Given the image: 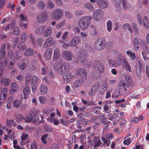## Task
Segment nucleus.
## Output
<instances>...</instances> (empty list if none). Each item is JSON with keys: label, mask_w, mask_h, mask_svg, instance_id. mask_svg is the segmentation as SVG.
Masks as SVG:
<instances>
[{"label": "nucleus", "mask_w": 149, "mask_h": 149, "mask_svg": "<svg viewBox=\"0 0 149 149\" xmlns=\"http://www.w3.org/2000/svg\"><path fill=\"white\" fill-rule=\"evenodd\" d=\"M48 91V88L47 85L42 84L40 86V93L42 94H45Z\"/></svg>", "instance_id": "bb28decb"}, {"label": "nucleus", "mask_w": 149, "mask_h": 149, "mask_svg": "<svg viewBox=\"0 0 149 149\" xmlns=\"http://www.w3.org/2000/svg\"><path fill=\"white\" fill-rule=\"evenodd\" d=\"M143 24L144 27L146 29H148L149 26V20L147 17L145 16L143 17Z\"/></svg>", "instance_id": "72a5a7b5"}, {"label": "nucleus", "mask_w": 149, "mask_h": 149, "mask_svg": "<svg viewBox=\"0 0 149 149\" xmlns=\"http://www.w3.org/2000/svg\"><path fill=\"white\" fill-rule=\"evenodd\" d=\"M97 85H94L91 89L89 94L90 95H93L97 92Z\"/></svg>", "instance_id": "7c9ffc66"}, {"label": "nucleus", "mask_w": 149, "mask_h": 149, "mask_svg": "<svg viewBox=\"0 0 149 149\" xmlns=\"http://www.w3.org/2000/svg\"><path fill=\"white\" fill-rule=\"evenodd\" d=\"M26 32H24L21 36V41L22 42H24L26 39Z\"/></svg>", "instance_id": "8fccbe9b"}, {"label": "nucleus", "mask_w": 149, "mask_h": 149, "mask_svg": "<svg viewBox=\"0 0 149 149\" xmlns=\"http://www.w3.org/2000/svg\"><path fill=\"white\" fill-rule=\"evenodd\" d=\"M13 104L15 107L18 108L21 106L22 102L20 100L16 99L14 102Z\"/></svg>", "instance_id": "4c0bfd02"}, {"label": "nucleus", "mask_w": 149, "mask_h": 149, "mask_svg": "<svg viewBox=\"0 0 149 149\" xmlns=\"http://www.w3.org/2000/svg\"><path fill=\"white\" fill-rule=\"evenodd\" d=\"M93 66L95 68L96 73L95 74H93V75L95 77L99 76V74H102L104 73V68L103 63L100 61H95L94 63Z\"/></svg>", "instance_id": "7ed1b4c3"}, {"label": "nucleus", "mask_w": 149, "mask_h": 149, "mask_svg": "<svg viewBox=\"0 0 149 149\" xmlns=\"http://www.w3.org/2000/svg\"><path fill=\"white\" fill-rule=\"evenodd\" d=\"M15 62L16 61L15 59H13L10 61L8 66L9 69L12 68L14 67Z\"/></svg>", "instance_id": "09e8293b"}, {"label": "nucleus", "mask_w": 149, "mask_h": 149, "mask_svg": "<svg viewBox=\"0 0 149 149\" xmlns=\"http://www.w3.org/2000/svg\"><path fill=\"white\" fill-rule=\"evenodd\" d=\"M63 54L65 59L68 61H70L73 59V54L72 52L70 51H65L63 53Z\"/></svg>", "instance_id": "f8f14e48"}, {"label": "nucleus", "mask_w": 149, "mask_h": 149, "mask_svg": "<svg viewBox=\"0 0 149 149\" xmlns=\"http://www.w3.org/2000/svg\"><path fill=\"white\" fill-rule=\"evenodd\" d=\"M54 42L53 38L51 36H49L45 40L43 47L46 48L49 47H51L54 45Z\"/></svg>", "instance_id": "1a4fd4ad"}, {"label": "nucleus", "mask_w": 149, "mask_h": 149, "mask_svg": "<svg viewBox=\"0 0 149 149\" xmlns=\"http://www.w3.org/2000/svg\"><path fill=\"white\" fill-rule=\"evenodd\" d=\"M19 88V86L15 82H13L11 84V91L13 93H15L17 91V89Z\"/></svg>", "instance_id": "c85d7f7f"}, {"label": "nucleus", "mask_w": 149, "mask_h": 149, "mask_svg": "<svg viewBox=\"0 0 149 149\" xmlns=\"http://www.w3.org/2000/svg\"><path fill=\"white\" fill-rule=\"evenodd\" d=\"M84 6L85 8L89 11H93L94 9L93 5L90 3H85Z\"/></svg>", "instance_id": "c9c22d12"}, {"label": "nucleus", "mask_w": 149, "mask_h": 149, "mask_svg": "<svg viewBox=\"0 0 149 149\" xmlns=\"http://www.w3.org/2000/svg\"><path fill=\"white\" fill-rule=\"evenodd\" d=\"M7 89L4 88L0 94V100H3L6 98L7 97Z\"/></svg>", "instance_id": "412c9836"}, {"label": "nucleus", "mask_w": 149, "mask_h": 149, "mask_svg": "<svg viewBox=\"0 0 149 149\" xmlns=\"http://www.w3.org/2000/svg\"><path fill=\"white\" fill-rule=\"evenodd\" d=\"M127 54H128V56H129L131 58V59H134L136 58L135 53H133L131 52L130 50H128L126 52Z\"/></svg>", "instance_id": "ea45409f"}, {"label": "nucleus", "mask_w": 149, "mask_h": 149, "mask_svg": "<svg viewBox=\"0 0 149 149\" xmlns=\"http://www.w3.org/2000/svg\"><path fill=\"white\" fill-rule=\"evenodd\" d=\"M28 136V135L27 134H23L21 138V143L23 142L24 141L26 140Z\"/></svg>", "instance_id": "69168bd1"}, {"label": "nucleus", "mask_w": 149, "mask_h": 149, "mask_svg": "<svg viewBox=\"0 0 149 149\" xmlns=\"http://www.w3.org/2000/svg\"><path fill=\"white\" fill-rule=\"evenodd\" d=\"M45 6L44 2L42 0H40L37 5V7L38 9L43 10L45 8Z\"/></svg>", "instance_id": "a878e982"}, {"label": "nucleus", "mask_w": 149, "mask_h": 149, "mask_svg": "<svg viewBox=\"0 0 149 149\" xmlns=\"http://www.w3.org/2000/svg\"><path fill=\"white\" fill-rule=\"evenodd\" d=\"M101 140L102 141L104 142V144L106 145L107 146H108L110 145L111 143V140L103 136L102 137Z\"/></svg>", "instance_id": "58836bf2"}, {"label": "nucleus", "mask_w": 149, "mask_h": 149, "mask_svg": "<svg viewBox=\"0 0 149 149\" xmlns=\"http://www.w3.org/2000/svg\"><path fill=\"white\" fill-rule=\"evenodd\" d=\"M19 25L21 28L23 29H25L27 26V25L26 23H24L23 22L20 21L19 23Z\"/></svg>", "instance_id": "0e129e2a"}, {"label": "nucleus", "mask_w": 149, "mask_h": 149, "mask_svg": "<svg viewBox=\"0 0 149 149\" xmlns=\"http://www.w3.org/2000/svg\"><path fill=\"white\" fill-rule=\"evenodd\" d=\"M52 53V50L51 48H49L45 51L44 55L45 57L47 59H50Z\"/></svg>", "instance_id": "aec40b11"}, {"label": "nucleus", "mask_w": 149, "mask_h": 149, "mask_svg": "<svg viewBox=\"0 0 149 149\" xmlns=\"http://www.w3.org/2000/svg\"><path fill=\"white\" fill-rule=\"evenodd\" d=\"M6 45L3 44L2 46L0 52V54L1 58H3L5 56L6 52L5 51Z\"/></svg>", "instance_id": "393cba45"}, {"label": "nucleus", "mask_w": 149, "mask_h": 149, "mask_svg": "<svg viewBox=\"0 0 149 149\" xmlns=\"http://www.w3.org/2000/svg\"><path fill=\"white\" fill-rule=\"evenodd\" d=\"M137 19L139 24L140 26H142L143 25L142 17L141 16L139 15H137Z\"/></svg>", "instance_id": "6e6d98bb"}, {"label": "nucleus", "mask_w": 149, "mask_h": 149, "mask_svg": "<svg viewBox=\"0 0 149 149\" xmlns=\"http://www.w3.org/2000/svg\"><path fill=\"white\" fill-rule=\"evenodd\" d=\"M125 101V100L124 99H123L121 100H116L115 101V102L116 104V105L117 106H119L120 105V104L122 102H124Z\"/></svg>", "instance_id": "338daca9"}, {"label": "nucleus", "mask_w": 149, "mask_h": 149, "mask_svg": "<svg viewBox=\"0 0 149 149\" xmlns=\"http://www.w3.org/2000/svg\"><path fill=\"white\" fill-rule=\"evenodd\" d=\"M96 4L99 8H105L108 7V2L107 0H97Z\"/></svg>", "instance_id": "9b49d317"}, {"label": "nucleus", "mask_w": 149, "mask_h": 149, "mask_svg": "<svg viewBox=\"0 0 149 149\" xmlns=\"http://www.w3.org/2000/svg\"><path fill=\"white\" fill-rule=\"evenodd\" d=\"M123 68H125L127 71L130 72H132V70L128 61L126 59H124L123 61Z\"/></svg>", "instance_id": "a211bd4d"}, {"label": "nucleus", "mask_w": 149, "mask_h": 149, "mask_svg": "<svg viewBox=\"0 0 149 149\" xmlns=\"http://www.w3.org/2000/svg\"><path fill=\"white\" fill-rule=\"evenodd\" d=\"M59 63V65L58 64L57 67L58 70V71L61 74H62L65 72V71L68 69L69 67V64L66 62H63L62 60H60L58 62V63Z\"/></svg>", "instance_id": "423d86ee"}, {"label": "nucleus", "mask_w": 149, "mask_h": 149, "mask_svg": "<svg viewBox=\"0 0 149 149\" xmlns=\"http://www.w3.org/2000/svg\"><path fill=\"white\" fill-rule=\"evenodd\" d=\"M40 81V79L36 76H33L31 77V83L32 84H39Z\"/></svg>", "instance_id": "c756f323"}, {"label": "nucleus", "mask_w": 149, "mask_h": 149, "mask_svg": "<svg viewBox=\"0 0 149 149\" xmlns=\"http://www.w3.org/2000/svg\"><path fill=\"white\" fill-rule=\"evenodd\" d=\"M34 53L33 50L30 48H29L25 51L24 54L26 56H32L34 54Z\"/></svg>", "instance_id": "473e14b6"}, {"label": "nucleus", "mask_w": 149, "mask_h": 149, "mask_svg": "<svg viewBox=\"0 0 149 149\" xmlns=\"http://www.w3.org/2000/svg\"><path fill=\"white\" fill-rule=\"evenodd\" d=\"M52 29L51 27L48 26L45 30L43 34V36L44 38H46L50 36L52 33Z\"/></svg>", "instance_id": "dca6fc26"}, {"label": "nucleus", "mask_w": 149, "mask_h": 149, "mask_svg": "<svg viewBox=\"0 0 149 149\" xmlns=\"http://www.w3.org/2000/svg\"><path fill=\"white\" fill-rule=\"evenodd\" d=\"M132 142L130 138H128L124 140L123 143L127 145H128L131 143Z\"/></svg>", "instance_id": "e2e57ef3"}, {"label": "nucleus", "mask_w": 149, "mask_h": 149, "mask_svg": "<svg viewBox=\"0 0 149 149\" xmlns=\"http://www.w3.org/2000/svg\"><path fill=\"white\" fill-rule=\"evenodd\" d=\"M93 145V146L95 148L100 146L102 144V142L100 139H99L98 141H95Z\"/></svg>", "instance_id": "5fc2aeb1"}, {"label": "nucleus", "mask_w": 149, "mask_h": 149, "mask_svg": "<svg viewBox=\"0 0 149 149\" xmlns=\"http://www.w3.org/2000/svg\"><path fill=\"white\" fill-rule=\"evenodd\" d=\"M87 75V71L85 68H79L75 72V75L76 77H80L81 78L84 79H86V77Z\"/></svg>", "instance_id": "0eeeda50"}, {"label": "nucleus", "mask_w": 149, "mask_h": 149, "mask_svg": "<svg viewBox=\"0 0 149 149\" xmlns=\"http://www.w3.org/2000/svg\"><path fill=\"white\" fill-rule=\"evenodd\" d=\"M84 12L83 10H78L75 12V14L77 16H79L83 15Z\"/></svg>", "instance_id": "774afa93"}, {"label": "nucleus", "mask_w": 149, "mask_h": 149, "mask_svg": "<svg viewBox=\"0 0 149 149\" xmlns=\"http://www.w3.org/2000/svg\"><path fill=\"white\" fill-rule=\"evenodd\" d=\"M43 41V38L42 37L38 38L37 40L36 45H39L40 46H41Z\"/></svg>", "instance_id": "3c124183"}, {"label": "nucleus", "mask_w": 149, "mask_h": 149, "mask_svg": "<svg viewBox=\"0 0 149 149\" xmlns=\"http://www.w3.org/2000/svg\"><path fill=\"white\" fill-rule=\"evenodd\" d=\"M103 10L101 9L96 10L94 13V18L95 21H99L103 16Z\"/></svg>", "instance_id": "6e6552de"}, {"label": "nucleus", "mask_w": 149, "mask_h": 149, "mask_svg": "<svg viewBox=\"0 0 149 149\" xmlns=\"http://www.w3.org/2000/svg\"><path fill=\"white\" fill-rule=\"evenodd\" d=\"M30 41L31 42L32 45L35 46L36 45V42L35 39L33 37V35L32 34H30L29 35Z\"/></svg>", "instance_id": "79ce46f5"}, {"label": "nucleus", "mask_w": 149, "mask_h": 149, "mask_svg": "<svg viewBox=\"0 0 149 149\" xmlns=\"http://www.w3.org/2000/svg\"><path fill=\"white\" fill-rule=\"evenodd\" d=\"M72 79V74L70 72H68L63 75V79L65 81L68 82L70 81Z\"/></svg>", "instance_id": "6ab92c4d"}, {"label": "nucleus", "mask_w": 149, "mask_h": 149, "mask_svg": "<svg viewBox=\"0 0 149 149\" xmlns=\"http://www.w3.org/2000/svg\"><path fill=\"white\" fill-rule=\"evenodd\" d=\"M48 136V135L47 134H45L44 135L42 136L41 138V140H42V142L43 143L46 144L47 142V138Z\"/></svg>", "instance_id": "603ef678"}, {"label": "nucleus", "mask_w": 149, "mask_h": 149, "mask_svg": "<svg viewBox=\"0 0 149 149\" xmlns=\"http://www.w3.org/2000/svg\"><path fill=\"white\" fill-rule=\"evenodd\" d=\"M35 115H34V116H31V117L28 116L26 117H23V120L25 121L26 123L31 122L32 120H33L34 121L35 120V119H34V118H35L36 116Z\"/></svg>", "instance_id": "cd10ccee"}, {"label": "nucleus", "mask_w": 149, "mask_h": 149, "mask_svg": "<svg viewBox=\"0 0 149 149\" xmlns=\"http://www.w3.org/2000/svg\"><path fill=\"white\" fill-rule=\"evenodd\" d=\"M60 57V50L58 48H57L54 50L53 60L56 61L59 59Z\"/></svg>", "instance_id": "f3484780"}, {"label": "nucleus", "mask_w": 149, "mask_h": 149, "mask_svg": "<svg viewBox=\"0 0 149 149\" xmlns=\"http://www.w3.org/2000/svg\"><path fill=\"white\" fill-rule=\"evenodd\" d=\"M13 121L12 120H6V125L10 128L12 127Z\"/></svg>", "instance_id": "4d7b16f0"}, {"label": "nucleus", "mask_w": 149, "mask_h": 149, "mask_svg": "<svg viewBox=\"0 0 149 149\" xmlns=\"http://www.w3.org/2000/svg\"><path fill=\"white\" fill-rule=\"evenodd\" d=\"M81 42V39L78 36H75L72 39L70 43V46L74 47L79 43Z\"/></svg>", "instance_id": "2eb2a0df"}, {"label": "nucleus", "mask_w": 149, "mask_h": 149, "mask_svg": "<svg viewBox=\"0 0 149 149\" xmlns=\"http://www.w3.org/2000/svg\"><path fill=\"white\" fill-rule=\"evenodd\" d=\"M107 31L110 32L112 28V23L111 20H108L107 23Z\"/></svg>", "instance_id": "e433bc0d"}, {"label": "nucleus", "mask_w": 149, "mask_h": 149, "mask_svg": "<svg viewBox=\"0 0 149 149\" xmlns=\"http://www.w3.org/2000/svg\"><path fill=\"white\" fill-rule=\"evenodd\" d=\"M107 44V42L104 38H100L96 41L95 49L97 51H100L105 48Z\"/></svg>", "instance_id": "20e7f679"}, {"label": "nucleus", "mask_w": 149, "mask_h": 149, "mask_svg": "<svg viewBox=\"0 0 149 149\" xmlns=\"http://www.w3.org/2000/svg\"><path fill=\"white\" fill-rule=\"evenodd\" d=\"M48 6L50 9H53L55 7V5L50 0L48 1Z\"/></svg>", "instance_id": "13d9d810"}, {"label": "nucleus", "mask_w": 149, "mask_h": 149, "mask_svg": "<svg viewBox=\"0 0 149 149\" xmlns=\"http://www.w3.org/2000/svg\"><path fill=\"white\" fill-rule=\"evenodd\" d=\"M31 77V74L30 73H28L26 75V79L25 84L26 85L29 84L30 82V79Z\"/></svg>", "instance_id": "49530a36"}, {"label": "nucleus", "mask_w": 149, "mask_h": 149, "mask_svg": "<svg viewBox=\"0 0 149 149\" xmlns=\"http://www.w3.org/2000/svg\"><path fill=\"white\" fill-rule=\"evenodd\" d=\"M92 18L93 17L91 16H85L81 17L79 23L80 28L83 30L87 29Z\"/></svg>", "instance_id": "f03ea898"}, {"label": "nucleus", "mask_w": 149, "mask_h": 149, "mask_svg": "<svg viewBox=\"0 0 149 149\" xmlns=\"http://www.w3.org/2000/svg\"><path fill=\"white\" fill-rule=\"evenodd\" d=\"M30 88L29 86H27L25 87L23 91L24 96V99H25L28 96L30 92Z\"/></svg>", "instance_id": "5701e85b"}, {"label": "nucleus", "mask_w": 149, "mask_h": 149, "mask_svg": "<svg viewBox=\"0 0 149 149\" xmlns=\"http://www.w3.org/2000/svg\"><path fill=\"white\" fill-rule=\"evenodd\" d=\"M23 117L21 114H18L15 117V120L16 122L19 123H21L23 120Z\"/></svg>", "instance_id": "37998d69"}, {"label": "nucleus", "mask_w": 149, "mask_h": 149, "mask_svg": "<svg viewBox=\"0 0 149 149\" xmlns=\"http://www.w3.org/2000/svg\"><path fill=\"white\" fill-rule=\"evenodd\" d=\"M48 17V14L46 11H43L39 13L36 17V21L39 23H42L46 22Z\"/></svg>", "instance_id": "39448f33"}, {"label": "nucleus", "mask_w": 149, "mask_h": 149, "mask_svg": "<svg viewBox=\"0 0 149 149\" xmlns=\"http://www.w3.org/2000/svg\"><path fill=\"white\" fill-rule=\"evenodd\" d=\"M78 62L84 64L85 65L87 64L88 66L92 64L91 61L89 62L88 56L85 50L82 49L78 52L77 58Z\"/></svg>", "instance_id": "f257e3e1"}, {"label": "nucleus", "mask_w": 149, "mask_h": 149, "mask_svg": "<svg viewBox=\"0 0 149 149\" xmlns=\"http://www.w3.org/2000/svg\"><path fill=\"white\" fill-rule=\"evenodd\" d=\"M125 77L127 83V88H129L131 84L132 81L131 77L128 75H126Z\"/></svg>", "instance_id": "f704fd0d"}, {"label": "nucleus", "mask_w": 149, "mask_h": 149, "mask_svg": "<svg viewBox=\"0 0 149 149\" xmlns=\"http://www.w3.org/2000/svg\"><path fill=\"white\" fill-rule=\"evenodd\" d=\"M65 16L68 18H71L72 17V15L71 13L69 12L65 11Z\"/></svg>", "instance_id": "bf43d9fd"}, {"label": "nucleus", "mask_w": 149, "mask_h": 149, "mask_svg": "<svg viewBox=\"0 0 149 149\" xmlns=\"http://www.w3.org/2000/svg\"><path fill=\"white\" fill-rule=\"evenodd\" d=\"M47 67L46 65L43 66L42 68L41 71V74L42 75L45 74L47 72Z\"/></svg>", "instance_id": "a18cd8bd"}, {"label": "nucleus", "mask_w": 149, "mask_h": 149, "mask_svg": "<svg viewBox=\"0 0 149 149\" xmlns=\"http://www.w3.org/2000/svg\"><path fill=\"white\" fill-rule=\"evenodd\" d=\"M126 84L124 81L122 80L120 81L118 85V91L120 93H125L126 91Z\"/></svg>", "instance_id": "ddd939ff"}, {"label": "nucleus", "mask_w": 149, "mask_h": 149, "mask_svg": "<svg viewBox=\"0 0 149 149\" xmlns=\"http://www.w3.org/2000/svg\"><path fill=\"white\" fill-rule=\"evenodd\" d=\"M86 79L81 78L77 80L73 84V86L74 88H77L82 85Z\"/></svg>", "instance_id": "4be33fe9"}, {"label": "nucleus", "mask_w": 149, "mask_h": 149, "mask_svg": "<svg viewBox=\"0 0 149 149\" xmlns=\"http://www.w3.org/2000/svg\"><path fill=\"white\" fill-rule=\"evenodd\" d=\"M26 66V63L24 62H22L19 66V68L20 69H21L22 70H24L25 69Z\"/></svg>", "instance_id": "864d4df0"}, {"label": "nucleus", "mask_w": 149, "mask_h": 149, "mask_svg": "<svg viewBox=\"0 0 149 149\" xmlns=\"http://www.w3.org/2000/svg\"><path fill=\"white\" fill-rule=\"evenodd\" d=\"M63 10L60 8H57L53 11L52 14L56 19H60L62 16Z\"/></svg>", "instance_id": "9d476101"}, {"label": "nucleus", "mask_w": 149, "mask_h": 149, "mask_svg": "<svg viewBox=\"0 0 149 149\" xmlns=\"http://www.w3.org/2000/svg\"><path fill=\"white\" fill-rule=\"evenodd\" d=\"M1 82H3L4 85L5 86H7L10 84V80L9 78H4L2 79L1 80Z\"/></svg>", "instance_id": "a19ab883"}, {"label": "nucleus", "mask_w": 149, "mask_h": 149, "mask_svg": "<svg viewBox=\"0 0 149 149\" xmlns=\"http://www.w3.org/2000/svg\"><path fill=\"white\" fill-rule=\"evenodd\" d=\"M133 41L134 49L135 50L138 51L140 46V42L139 39L137 38L136 37L134 38Z\"/></svg>", "instance_id": "b1692460"}, {"label": "nucleus", "mask_w": 149, "mask_h": 149, "mask_svg": "<svg viewBox=\"0 0 149 149\" xmlns=\"http://www.w3.org/2000/svg\"><path fill=\"white\" fill-rule=\"evenodd\" d=\"M38 100L40 103L45 104L46 100V98L43 96H40L38 97Z\"/></svg>", "instance_id": "052dcab7"}, {"label": "nucleus", "mask_w": 149, "mask_h": 149, "mask_svg": "<svg viewBox=\"0 0 149 149\" xmlns=\"http://www.w3.org/2000/svg\"><path fill=\"white\" fill-rule=\"evenodd\" d=\"M46 29V26L44 25H42L36 28L35 30V34L37 35L43 34Z\"/></svg>", "instance_id": "4468645a"}, {"label": "nucleus", "mask_w": 149, "mask_h": 149, "mask_svg": "<svg viewBox=\"0 0 149 149\" xmlns=\"http://www.w3.org/2000/svg\"><path fill=\"white\" fill-rule=\"evenodd\" d=\"M122 3L123 4V8L127 9H128L129 6L130 5L129 3L127 2L126 0H121Z\"/></svg>", "instance_id": "c03bdc74"}, {"label": "nucleus", "mask_w": 149, "mask_h": 149, "mask_svg": "<svg viewBox=\"0 0 149 149\" xmlns=\"http://www.w3.org/2000/svg\"><path fill=\"white\" fill-rule=\"evenodd\" d=\"M91 31L92 32V34L93 35L95 36L97 34L96 28L95 26L93 25H91Z\"/></svg>", "instance_id": "de8ad7c7"}, {"label": "nucleus", "mask_w": 149, "mask_h": 149, "mask_svg": "<svg viewBox=\"0 0 149 149\" xmlns=\"http://www.w3.org/2000/svg\"><path fill=\"white\" fill-rule=\"evenodd\" d=\"M13 31V34L15 36L18 35L19 33V30L18 28L16 27L14 29Z\"/></svg>", "instance_id": "680f3d73"}, {"label": "nucleus", "mask_w": 149, "mask_h": 149, "mask_svg": "<svg viewBox=\"0 0 149 149\" xmlns=\"http://www.w3.org/2000/svg\"><path fill=\"white\" fill-rule=\"evenodd\" d=\"M123 29L125 31L127 29L129 30L131 34L133 32L131 25L128 23H125L124 24L123 26Z\"/></svg>", "instance_id": "2f4dec72"}]
</instances>
